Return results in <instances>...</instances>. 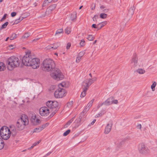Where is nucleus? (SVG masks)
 Listing matches in <instances>:
<instances>
[{"label":"nucleus","instance_id":"23","mask_svg":"<svg viewBox=\"0 0 157 157\" xmlns=\"http://www.w3.org/2000/svg\"><path fill=\"white\" fill-rule=\"evenodd\" d=\"M106 21H105L101 22L98 24V26L99 27V30L101 29L103 26L107 24Z\"/></svg>","mask_w":157,"mask_h":157},{"label":"nucleus","instance_id":"18","mask_svg":"<svg viewBox=\"0 0 157 157\" xmlns=\"http://www.w3.org/2000/svg\"><path fill=\"white\" fill-rule=\"evenodd\" d=\"M112 125H110L109 124H107L105 128L104 131L105 134H108L110 132L111 129Z\"/></svg>","mask_w":157,"mask_h":157},{"label":"nucleus","instance_id":"49","mask_svg":"<svg viewBox=\"0 0 157 157\" xmlns=\"http://www.w3.org/2000/svg\"><path fill=\"white\" fill-rule=\"evenodd\" d=\"M41 141V140H40L37 142H36L34 143L33 144V146H35L37 144H39Z\"/></svg>","mask_w":157,"mask_h":157},{"label":"nucleus","instance_id":"28","mask_svg":"<svg viewBox=\"0 0 157 157\" xmlns=\"http://www.w3.org/2000/svg\"><path fill=\"white\" fill-rule=\"evenodd\" d=\"M52 45H50V50H53L56 49L58 47V45L56 44H55L53 46Z\"/></svg>","mask_w":157,"mask_h":157},{"label":"nucleus","instance_id":"44","mask_svg":"<svg viewBox=\"0 0 157 157\" xmlns=\"http://www.w3.org/2000/svg\"><path fill=\"white\" fill-rule=\"evenodd\" d=\"M92 27L95 29H97L98 30H99L98 25H96L95 24H93L92 25Z\"/></svg>","mask_w":157,"mask_h":157},{"label":"nucleus","instance_id":"8","mask_svg":"<svg viewBox=\"0 0 157 157\" xmlns=\"http://www.w3.org/2000/svg\"><path fill=\"white\" fill-rule=\"evenodd\" d=\"M29 66L32 67L33 69H36L39 67L40 64V59L36 58L31 59Z\"/></svg>","mask_w":157,"mask_h":157},{"label":"nucleus","instance_id":"47","mask_svg":"<svg viewBox=\"0 0 157 157\" xmlns=\"http://www.w3.org/2000/svg\"><path fill=\"white\" fill-rule=\"evenodd\" d=\"M21 20H20V18H19L18 19H17L14 22L13 24H16L18 23H19Z\"/></svg>","mask_w":157,"mask_h":157},{"label":"nucleus","instance_id":"5","mask_svg":"<svg viewBox=\"0 0 157 157\" xmlns=\"http://www.w3.org/2000/svg\"><path fill=\"white\" fill-rule=\"evenodd\" d=\"M58 105V102L56 101H50V113H52L50 115V117H52L57 111L56 107Z\"/></svg>","mask_w":157,"mask_h":157},{"label":"nucleus","instance_id":"60","mask_svg":"<svg viewBox=\"0 0 157 157\" xmlns=\"http://www.w3.org/2000/svg\"><path fill=\"white\" fill-rule=\"evenodd\" d=\"M96 121V120H94L91 123V124L92 125H93L94 123Z\"/></svg>","mask_w":157,"mask_h":157},{"label":"nucleus","instance_id":"25","mask_svg":"<svg viewBox=\"0 0 157 157\" xmlns=\"http://www.w3.org/2000/svg\"><path fill=\"white\" fill-rule=\"evenodd\" d=\"M75 117H73L64 126V128H67L68 126H69L70 124L74 120Z\"/></svg>","mask_w":157,"mask_h":157},{"label":"nucleus","instance_id":"24","mask_svg":"<svg viewBox=\"0 0 157 157\" xmlns=\"http://www.w3.org/2000/svg\"><path fill=\"white\" fill-rule=\"evenodd\" d=\"M76 13H73L71 14L70 18L71 21H75L77 17Z\"/></svg>","mask_w":157,"mask_h":157},{"label":"nucleus","instance_id":"46","mask_svg":"<svg viewBox=\"0 0 157 157\" xmlns=\"http://www.w3.org/2000/svg\"><path fill=\"white\" fill-rule=\"evenodd\" d=\"M56 86L55 85H53L50 87V91L54 90L56 88Z\"/></svg>","mask_w":157,"mask_h":157},{"label":"nucleus","instance_id":"41","mask_svg":"<svg viewBox=\"0 0 157 157\" xmlns=\"http://www.w3.org/2000/svg\"><path fill=\"white\" fill-rule=\"evenodd\" d=\"M48 0H45L43 3V6H46V5H48V4L49 2L48 1Z\"/></svg>","mask_w":157,"mask_h":157},{"label":"nucleus","instance_id":"3","mask_svg":"<svg viewBox=\"0 0 157 157\" xmlns=\"http://www.w3.org/2000/svg\"><path fill=\"white\" fill-rule=\"evenodd\" d=\"M20 63V61L17 57L12 56L9 58L7 61V68L10 71L14 68L19 66Z\"/></svg>","mask_w":157,"mask_h":157},{"label":"nucleus","instance_id":"26","mask_svg":"<svg viewBox=\"0 0 157 157\" xmlns=\"http://www.w3.org/2000/svg\"><path fill=\"white\" fill-rule=\"evenodd\" d=\"M5 69V65L4 64L1 62H0V71H3Z\"/></svg>","mask_w":157,"mask_h":157},{"label":"nucleus","instance_id":"56","mask_svg":"<svg viewBox=\"0 0 157 157\" xmlns=\"http://www.w3.org/2000/svg\"><path fill=\"white\" fill-rule=\"evenodd\" d=\"M124 142V140H122L121 141L119 144V145L120 146H121L122 144H123Z\"/></svg>","mask_w":157,"mask_h":157},{"label":"nucleus","instance_id":"19","mask_svg":"<svg viewBox=\"0 0 157 157\" xmlns=\"http://www.w3.org/2000/svg\"><path fill=\"white\" fill-rule=\"evenodd\" d=\"M103 102L104 103V105L106 106H108L111 104H112V98H108Z\"/></svg>","mask_w":157,"mask_h":157},{"label":"nucleus","instance_id":"14","mask_svg":"<svg viewBox=\"0 0 157 157\" xmlns=\"http://www.w3.org/2000/svg\"><path fill=\"white\" fill-rule=\"evenodd\" d=\"M94 100V99H93L90 101L87 105L85 108L84 109L83 111L81 113V114H83V116H84L87 111L89 110L90 108L92 106Z\"/></svg>","mask_w":157,"mask_h":157},{"label":"nucleus","instance_id":"9","mask_svg":"<svg viewBox=\"0 0 157 157\" xmlns=\"http://www.w3.org/2000/svg\"><path fill=\"white\" fill-rule=\"evenodd\" d=\"M138 149L139 152L143 154H145L149 152L148 147H146L144 143H141L139 144Z\"/></svg>","mask_w":157,"mask_h":157},{"label":"nucleus","instance_id":"11","mask_svg":"<svg viewBox=\"0 0 157 157\" xmlns=\"http://www.w3.org/2000/svg\"><path fill=\"white\" fill-rule=\"evenodd\" d=\"M42 70L45 71H49V59H47L44 60L41 66Z\"/></svg>","mask_w":157,"mask_h":157},{"label":"nucleus","instance_id":"64","mask_svg":"<svg viewBox=\"0 0 157 157\" xmlns=\"http://www.w3.org/2000/svg\"><path fill=\"white\" fill-rule=\"evenodd\" d=\"M99 105H100V106H102V105H104V102H103V103H101V104H99Z\"/></svg>","mask_w":157,"mask_h":157},{"label":"nucleus","instance_id":"59","mask_svg":"<svg viewBox=\"0 0 157 157\" xmlns=\"http://www.w3.org/2000/svg\"><path fill=\"white\" fill-rule=\"evenodd\" d=\"M58 0H50V3L52 1L53 2H57Z\"/></svg>","mask_w":157,"mask_h":157},{"label":"nucleus","instance_id":"63","mask_svg":"<svg viewBox=\"0 0 157 157\" xmlns=\"http://www.w3.org/2000/svg\"><path fill=\"white\" fill-rule=\"evenodd\" d=\"M39 38H37L36 39H35L33 40V41H36V40H38L39 39Z\"/></svg>","mask_w":157,"mask_h":157},{"label":"nucleus","instance_id":"27","mask_svg":"<svg viewBox=\"0 0 157 157\" xmlns=\"http://www.w3.org/2000/svg\"><path fill=\"white\" fill-rule=\"evenodd\" d=\"M4 144L3 140L0 138V150L2 149L4 147Z\"/></svg>","mask_w":157,"mask_h":157},{"label":"nucleus","instance_id":"10","mask_svg":"<svg viewBox=\"0 0 157 157\" xmlns=\"http://www.w3.org/2000/svg\"><path fill=\"white\" fill-rule=\"evenodd\" d=\"M39 113L42 116H47L49 114V109L45 106L41 107L39 109Z\"/></svg>","mask_w":157,"mask_h":157},{"label":"nucleus","instance_id":"32","mask_svg":"<svg viewBox=\"0 0 157 157\" xmlns=\"http://www.w3.org/2000/svg\"><path fill=\"white\" fill-rule=\"evenodd\" d=\"M94 36L91 35H88L87 39L90 41H92L94 40Z\"/></svg>","mask_w":157,"mask_h":157},{"label":"nucleus","instance_id":"22","mask_svg":"<svg viewBox=\"0 0 157 157\" xmlns=\"http://www.w3.org/2000/svg\"><path fill=\"white\" fill-rule=\"evenodd\" d=\"M135 9V7L134 6L130 8L128 10V14L130 16L132 15L134 13Z\"/></svg>","mask_w":157,"mask_h":157},{"label":"nucleus","instance_id":"53","mask_svg":"<svg viewBox=\"0 0 157 157\" xmlns=\"http://www.w3.org/2000/svg\"><path fill=\"white\" fill-rule=\"evenodd\" d=\"M103 115V113H99L97 114L96 116V117H100L102 115Z\"/></svg>","mask_w":157,"mask_h":157},{"label":"nucleus","instance_id":"31","mask_svg":"<svg viewBox=\"0 0 157 157\" xmlns=\"http://www.w3.org/2000/svg\"><path fill=\"white\" fill-rule=\"evenodd\" d=\"M156 85V83L155 82H154L153 83L152 85L151 86V88L152 90L153 91H154L155 90V88Z\"/></svg>","mask_w":157,"mask_h":157},{"label":"nucleus","instance_id":"39","mask_svg":"<svg viewBox=\"0 0 157 157\" xmlns=\"http://www.w3.org/2000/svg\"><path fill=\"white\" fill-rule=\"evenodd\" d=\"M8 22H6L4 24L2 25L1 29H2L5 28L8 24Z\"/></svg>","mask_w":157,"mask_h":157},{"label":"nucleus","instance_id":"48","mask_svg":"<svg viewBox=\"0 0 157 157\" xmlns=\"http://www.w3.org/2000/svg\"><path fill=\"white\" fill-rule=\"evenodd\" d=\"M65 85V83L64 82H63L61 83H60L59 85V88L60 87V86L64 87Z\"/></svg>","mask_w":157,"mask_h":157},{"label":"nucleus","instance_id":"37","mask_svg":"<svg viewBox=\"0 0 157 157\" xmlns=\"http://www.w3.org/2000/svg\"><path fill=\"white\" fill-rule=\"evenodd\" d=\"M73 101H71L67 103V106L68 107V108H71L73 104Z\"/></svg>","mask_w":157,"mask_h":157},{"label":"nucleus","instance_id":"16","mask_svg":"<svg viewBox=\"0 0 157 157\" xmlns=\"http://www.w3.org/2000/svg\"><path fill=\"white\" fill-rule=\"evenodd\" d=\"M83 114H81V113H80L79 117L77 118L75 121L74 123L75 124V127H78L81 124V121L82 120Z\"/></svg>","mask_w":157,"mask_h":157},{"label":"nucleus","instance_id":"21","mask_svg":"<svg viewBox=\"0 0 157 157\" xmlns=\"http://www.w3.org/2000/svg\"><path fill=\"white\" fill-rule=\"evenodd\" d=\"M63 33V29H59L56 31L55 35V36H57L58 37H59L61 34H62Z\"/></svg>","mask_w":157,"mask_h":157},{"label":"nucleus","instance_id":"30","mask_svg":"<svg viewBox=\"0 0 157 157\" xmlns=\"http://www.w3.org/2000/svg\"><path fill=\"white\" fill-rule=\"evenodd\" d=\"M136 71L139 74H143L145 72V70L141 68L138 69Z\"/></svg>","mask_w":157,"mask_h":157},{"label":"nucleus","instance_id":"15","mask_svg":"<svg viewBox=\"0 0 157 157\" xmlns=\"http://www.w3.org/2000/svg\"><path fill=\"white\" fill-rule=\"evenodd\" d=\"M10 134H12V135L13 136H15L17 132H18V130L17 129V128L15 126L13 125H11L10 127Z\"/></svg>","mask_w":157,"mask_h":157},{"label":"nucleus","instance_id":"33","mask_svg":"<svg viewBox=\"0 0 157 157\" xmlns=\"http://www.w3.org/2000/svg\"><path fill=\"white\" fill-rule=\"evenodd\" d=\"M17 37V35L15 33H13L12 35V36L10 37V40H13L16 38Z\"/></svg>","mask_w":157,"mask_h":157},{"label":"nucleus","instance_id":"7","mask_svg":"<svg viewBox=\"0 0 157 157\" xmlns=\"http://www.w3.org/2000/svg\"><path fill=\"white\" fill-rule=\"evenodd\" d=\"M65 90L60 87L57 90L54 92V95L55 98H60L65 96L66 94Z\"/></svg>","mask_w":157,"mask_h":157},{"label":"nucleus","instance_id":"52","mask_svg":"<svg viewBox=\"0 0 157 157\" xmlns=\"http://www.w3.org/2000/svg\"><path fill=\"white\" fill-rule=\"evenodd\" d=\"M71 46V43H68L67 44L66 46V48L67 49H69L70 47Z\"/></svg>","mask_w":157,"mask_h":157},{"label":"nucleus","instance_id":"40","mask_svg":"<svg viewBox=\"0 0 157 157\" xmlns=\"http://www.w3.org/2000/svg\"><path fill=\"white\" fill-rule=\"evenodd\" d=\"M71 130L70 129H68L63 134V136H66L68 135L69 133L70 132Z\"/></svg>","mask_w":157,"mask_h":157},{"label":"nucleus","instance_id":"43","mask_svg":"<svg viewBox=\"0 0 157 157\" xmlns=\"http://www.w3.org/2000/svg\"><path fill=\"white\" fill-rule=\"evenodd\" d=\"M98 18V15H95L93 17V20L94 21H97V19Z\"/></svg>","mask_w":157,"mask_h":157},{"label":"nucleus","instance_id":"58","mask_svg":"<svg viewBox=\"0 0 157 157\" xmlns=\"http://www.w3.org/2000/svg\"><path fill=\"white\" fill-rule=\"evenodd\" d=\"M105 109H102L101 112V113H103V114L105 113Z\"/></svg>","mask_w":157,"mask_h":157},{"label":"nucleus","instance_id":"61","mask_svg":"<svg viewBox=\"0 0 157 157\" xmlns=\"http://www.w3.org/2000/svg\"><path fill=\"white\" fill-rule=\"evenodd\" d=\"M93 5L94 6L93 7H92L91 9L92 10H94L95 9V5L94 4V5Z\"/></svg>","mask_w":157,"mask_h":157},{"label":"nucleus","instance_id":"50","mask_svg":"<svg viewBox=\"0 0 157 157\" xmlns=\"http://www.w3.org/2000/svg\"><path fill=\"white\" fill-rule=\"evenodd\" d=\"M112 104H117L118 103V101L117 100H113V98H112Z\"/></svg>","mask_w":157,"mask_h":157},{"label":"nucleus","instance_id":"38","mask_svg":"<svg viewBox=\"0 0 157 157\" xmlns=\"http://www.w3.org/2000/svg\"><path fill=\"white\" fill-rule=\"evenodd\" d=\"M56 7V5L54 4L51 5L50 6V10H54Z\"/></svg>","mask_w":157,"mask_h":157},{"label":"nucleus","instance_id":"51","mask_svg":"<svg viewBox=\"0 0 157 157\" xmlns=\"http://www.w3.org/2000/svg\"><path fill=\"white\" fill-rule=\"evenodd\" d=\"M81 58V57L78 56L77 57V59L76 60V62L77 63L79 62Z\"/></svg>","mask_w":157,"mask_h":157},{"label":"nucleus","instance_id":"45","mask_svg":"<svg viewBox=\"0 0 157 157\" xmlns=\"http://www.w3.org/2000/svg\"><path fill=\"white\" fill-rule=\"evenodd\" d=\"M80 45L81 46H83L85 45V41L84 40H82L79 43Z\"/></svg>","mask_w":157,"mask_h":157},{"label":"nucleus","instance_id":"54","mask_svg":"<svg viewBox=\"0 0 157 157\" xmlns=\"http://www.w3.org/2000/svg\"><path fill=\"white\" fill-rule=\"evenodd\" d=\"M6 14H5L3 16V17L2 18V19L0 21H2L3 20H4L6 18V16L7 15Z\"/></svg>","mask_w":157,"mask_h":157},{"label":"nucleus","instance_id":"34","mask_svg":"<svg viewBox=\"0 0 157 157\" xmlns=\"http://www.w3.org/2000/svg\"><path fill=\"white\" fill-rule=\"evenodd\" d=\"M65 32L67 34H69L71 32L70 28L68 27L66 28L65 29Z\"/></svg>","mask_w":157,"mask_h":157},{"label":"nucleus","instance_id":"20","mask_svg":"<svg viewBox=\"0 0 157 157\" xmlns=\"http://www.w3.org/2000/svg\"><path fill=\"white\" fill-rule=\"evenodd\" d=\"M47 124L42 125V127H39L34 129L33 132H39L41 131L46 126Z\"/></svg>","mask_w":157,"mask_h":157},{"label":"nucleus","instance_id":"62","mask_svg":"<svg viewBox=\"0 0 157 157\" xmlns=\"http://www.w3.org/2000/svg\"><path fill=\"white\" fill-rule=\"evenodd\" d=\"M13 46H14V45H10L9 46V47H10V48H11V49H13V48H11V47H13Z\"/></svg>","mask_w":157,"mask_h":157},{"label":"nucleus","instance_id":"17","mask_svg":"<svg viewBox=\"0 0 157 157\" xmlns=\"http://www.w3.org/2000/svg\"><path fill=\"white\" fill-rule=\"evenodd\" d=\"M138 58L136 54H135L133 56L131 62V63H134L133 67H135L137 66L138 63Z\"/></svg>","mask_w":157,"mask_h":157},{"label":"nucleus","instance_id":"12","mask_svg":"<svg viewBox=\"0 0 157 157\" xmlns=\"http://www.w3.org/2000/svg\"><path fill=\"white\" fill-rule=\"evenodd\" d=\"M93 83V80L92 78H89L84 81L82 84L83 89L86 88L87 90L89 86Z\"/></svg>","mask_w":157,"mask_h":157},{"label":"nucleus","instance_id":"36","mask_svg":"<svg viewBox=\"0 0 157 157\" xmlns=\"http://www.w3.org/2000/svg\"><path fill=\"white\" fill-rule=\"evenodd\" d=\"M107 15L106 13H101L100 14V17L101 18L104 19L107 17Z\"/></svg>","mask_w":157,"mask_h":157},{"label":"nucleus","instance_id":"1","mask_svg":"<svg viewBox=\"0 0 157 157\" xmlns=\"http://www.w3.org/2000/svg\"><path fill=\"white\" fill-rule=\"evenodd\" d=\"M50 75L54 79L57 80H62L64 76L59 69L56 67L55 62L50 59Z\"/></svg>","mask_w":157,"mask_h":157},{"label":"nucleus","instance_id":"29","mask_svg":"<svg viewBox=\"0 0 157 157\" xmlns=\"http://www.w3.org/2000/svg\"><path fill=\"white\" fill-rule=\"evenodd\" d=\"M87 90L86 88H85V89H83V91L82 92L81 94V97L82 98H83L85 97V96L86 95V92Z\"/></svg>","mask_w":157,"mask_h":157},{"label":"nucleus","instance_id":"13","mask_svg":"<svg viewBox=\"0 0 157 157\" xmlns=\"http://www.w3.org/2000/svg\"><path fill=\"white\" fill-rule=\"evenodd\" d=\"M31 118V121L32 124L34 125H37L40 123V121L39 119L36 117L35 114H32Z\"/></svg>","mask_w":157,"mask_h":157},{"label":"nucleus","instance_id":"2","mask_svg":"<svg viewBox=\"0 0 157 157\" xmlns=\"http://www.w3.org/2000/svg\"><path fill=\"white\" fill-rule=\"evenodd\" d=\"M28 123L29 120L27 116L25 114H23L18 120L15 126L17 129L20 131L23 130L25 128V126L28 125Z\"/></svg>","mask_w":157,"mask_h":157},{"label":"nucleus","instance_id":"6","mask_svg":"<svg viewBox=\"0 0 157 157\" xmlns=\"http://www.w3.org/2000/svg\"><path fill=\"white\" fill-rule=\"evenodd\" d=\"M25 53V55L22 59V62L24 65L29 66V65H30L29 64V63L32 59L31 52L29 51L26 52Z\"/></svg>","mask_w":157,"mask_h":157},{"label":"nucleus","instance_id":"35","mask_svg":"<svg viewBox=\"0 0 157 157\" xmlns=\"http://www.w3.org/2000/svg\"><path fill=\"white\" fill-rule=\"evenodd\" d=\"M30 35V33H27L24 34L22 37L23 38H27Z\"/></svg>","mask_w":157,"mask_h":157},{"label":"nucleus","instance_id":"57","mask_svg":"<svg viewBox=\"0 0 157 157\" xmlns=\"http://www.w3.org/2000/svg\"><path fill=\"white\" fill-rule=\"evenodd\" d=\"M137 128L139 129H141V124H139L137 126Z\"/></svg>","mask_w":157,"mask_h":157},{"label":"nucleus","instance_id":"55","mask_svg":"<svg viewBox=\"0 0 157 157\" xmlns=\"http://www.w3.org/2000/svg\"><path fill=\"white\" fill-rule=\"evenodd\" d=\"M16 15V13L15 12H13L11 13V16L12 17H14Z\"/></svg>","mask_w":157,"mask_h":157},{"label":"nucleus","instance_id":"42","mask_svg":"<svg viewBox=\"0 0 157 157\" xmlns=\"http://www.w3.org/2000/svg\"><path fill=\"white\" fill-rule=\"evenodd\" d=\"M85 52L84 51L81 52L78 54V56L80 57H82L84 54Z\"/></svg>","mask_w":157,"mask_h":157},{"label":"nucleus","instance_id":"4","mask_svg":"<svg viewBox=\"0 0 157 157\" xmlns=\"http://www.w3.org/2000/svg\"><path fill=\"white\" fill-rule=\"evenodd\" d=\"M10 128L6 126L2 127L0 130V135L2 139L7 140L10 137Z\"/></svg>","mask_w":157,"mask_h":157}]
</instances>
